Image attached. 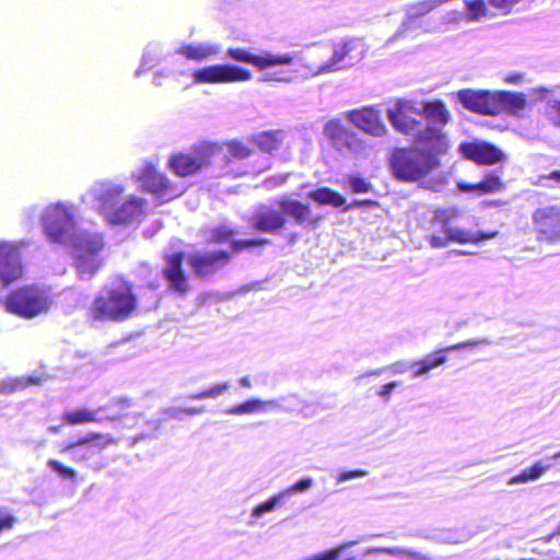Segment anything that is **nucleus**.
Instances as JSON below:
<instances>
[{
    "label": "nucleus",
    "instance_id": "63",
    "mask_svg": "<svg viewBox=\"0 0 560 560\" xmlns=\"http://www.w3.org/2000/svg\"><path fill=\"white\" fill-rule=\"evenodd\" d=\"M463 349H466L465 341L446 347L443 350L446 353V352H453V351H458V350H463Z\"/></svg>",
    "mask_w": 560,
    "mask_h": 560
},
{
    "label": "nucleus",
    "instance_id": "41",
    "mask_svg": "<svg viewBox=\"0 0 560 560\" xmlns=\"http://www.w3.org/2000/svg\"><path fill=\"white\" fill-rule=\"evenodd\" d=\"M96 411L89 409H78L66 411L62 419L69 424H81L96 421Z\"/></svg>",
    "mask_w": 560,
    "mask_h": 560
},
{
    "label": "nucleus",
    "instance_id": "37",
    "mask_svg": "<svg viewBox=\"0 0 560 560\" xmlns=\"http://www.w3.org/2000/svg\"><path fill=\"white\" fill-rule=\"evenodd\" d=\"M551 464H542V462L535 463L532 467L524 469L520 475L512 477L509 486L517 483H526L539 479L547 470L551 468Z\"/></svg>",
    "mask_w": 560,
    "mask_h": 560
},
{
    "label": "nucleus",
    "instance_id": "60",
    "mask_svg": "<svg viewBox=\"0 0 560 560\" xmlns=\"http://www.w3.org/2000/svg\"><path fill=\"white\" fill-rule=\"evenodd\" d=\"M372 205H375V201L370 200V199H366V200H355V201H353L352 205L347 206L346 210H349V209L354 208V207L372 206Z\"/></svg>",
    "mask_w": 560,
    "mask_h": 560
},
{
    "label": "nucleus",
    "instance_id": "9",
    "mask_svg": "<svg viewBox=\"0 0 560 560\" xmlns=\"http://www.w3.org/2000/svg\"><path fill=\"white\" fill-rule=\"evenodd\" d=\"M443 4L442 0H419L405 4L404 19L394 35L388 38L387 44L412 36L419 31L425 34L436 32V27H431L424 18Z\"/></svg>",
    "mask_w": 560,
    "mask_h": 560
},
{
    "label": "nucleus",
    "instance_id": "26",
    "mask_svg": "<svg viewBox=\"0 0 560 560\" xmlns=\"http://www.w3.org/2000/svg\"><path fill=\"white\" fill-rule=\"evenodd\" d=\"M249 222L259 232L273 233L284 226L285 218L280 209L261 205L254 211Z\"/></svg>",
    "mask_w": 560,
    "mask_h": 560
},
{
    "label": "nucleus",
    "instance_id": "19",
    "mask_svg": "<svg viewBox=\"0 0 560 560\" xmlns=\"http://www.w3.org/2000/svg\"><path fill=\"white\" fill-rule=\"evenodd\" d=\"M145 200L136 195H121V199L115 202V207L104 215L110 224H131L143 215Z\"/></svg>",
    "mask_w": 560,
    "mask_h": 560
},
{
    "label": "nucleus",
    "instance_id": "21",
    "mask_svg": "<svg viewBox=\"0 0 560 560\" xmlns=\"http://www.w3.org/2000/svg\"><path fill=\"white\" fill-rule=\"evenodd\" d=\"M345 116L353 126L372 137L380 138L387 132V127L377 106H363L347 112Z\"/></svg>",
    "mask_w": 560,
    "mask_h": 560
},
{
    "label": "nucleus",
    "instance_id": "7",
    "mask_svg": "<svg viewBox=\"0 0 560 560\" xmlns=\"http://www.w3.org/2000/svg\"><path fill=\"white\" fill-rule=\"evenodd\" d=\"M226 159L223 147L215 142L203 141L187 153H177L170 158L168 166L178 176L185 177L207 167L213 159Z\"/></svg>",
    "mask_w": 560,
    "mask_h": 560
},
{
    "label": "nucleus",
    "instance_id": "57",
    "mask_svg": "<svg viewBox=\"0 0 560 560\" xmlns=\"http://www.w3.org/2000/svg\"><path fill=\"white\" fill-rule=\"evenodd\" d=\"M492 341L489 338L470 339L465 341L466 349H472L478 346H490Z\"/></svg>",
    "mask_w": 560,
    "mask_h": 560
},
{
    "label": "nucleus",
    "instance_id": "46",
    "mask_svg": "<svg viewBox=\"0 0 560 560\" xmlns=\"http://www.w3.org/2000/svg\"><path fill=\"white\" fill-rule=\"evenodd\" d=\"M348 186L354 194H363L372 190V184L359 174H351L348 176Z\"/></svg>",
    "mask_w": 560,
    "mask_h": 560
},
{
    "label": "nucleus",
    "instance_id": "29",
    "mask_svg": "<svg viewBox=\"0 0 560 560\" xmlns=\"http://www.w3.org/2000/svg\"><path fill=\"white\" fill-rule=\"evenodd\" d=\"M420 112L425 119L427 126L423 130H427L430 126L439 128L443 132V127L450 121L451 115L445 104L440 101L424 102L420 104Z\"/></svg>",
    "mask_w": 560,
    "mask_h": 560
},
{
    "label": "nucleus",
    "instance_id": "2",
    "mask_svg": "<svg viewBox=\"0 0 560 560\" xmlns=\"http://www.w3.org/2000/svg\"><path fill=\"white\" fill-rule=\"evenodd\" d=\"M137 304L132 284L126 280L116 279L98 291L90 306L89 316L93 323H119L132 315Z\"/></svg>",
    "mask_w": 560,
    "mask_h": 560
},
{
    "label": "nucleus",
    "instance_id": "48",
    "mask_svg": "<svg viewBox=\"0 0 560 560\" xmlns=\"http://www.w3.org/2000/svg\"><path fill=\"white\" fill-rule=\"evenodd\" d=\"M523 0H488V3L501 12V14H510L513 8Z\"/></svg>",
    "mask_w": 560,
    "mask_h": 560
},
{
    "label": "nucleus",
    "instance_id": "3",
    "mask_svg": "<svg viewBox=\"0 0 560 560\" xmlns=\"http://www.w3.org/2000/svg\"><path fill=\"white\" fill-rule=\"evenodd\" d=\"M460 104L481 115L497 116L502 113L520 116L526 106L523 93L510 91L460 90L457 92Z\"/></svg>",
    "mask_w": 560,
    "mask_h": 560
},
{
    "label": "nucleus",
    "instance_id": "33",
    "mask_svg": "<svg viewBox=\"0 0 560 560\" xmlns=\"http://www.w3.org/2000/svg\"><path fill=\"white\" fill-rule=\"evenodd\" d=\"M288 501L283 493L279 491L278 493L271 495L266 501L257 504L252 509L250 518L258 520L264 517L266 514L273 513L277 510L284 508L288 505Z\"/></svg>",
    "mask_w": 560,
    "mask_h": 560
},
{
    "label": "nucleus",
    "instance_id": "14",
    "mask_svg": "<svg viewBox=\"0 0 560 560\" xmlns=\"http://www.w3.org/2000/svg\"><path fill=\"white\" fill-rule=\"evenodd\" d=\"M226 55L235 61L250 63L259 70H265L276 66H291L301 54L300 51L275 54L262 50L256 55L244 48H229Z\"/></svg>",
    "mask_w": 560,
    "mask_h": 560
},
{
    "label": "nucleus",
    "instance_id": "31",
    "mask_svg": "<svg viewBox=\"0 0 560 560\" xmlns=\"http://www.w3.org/2000/svg\"><path fill=\"white\" fill-rule=\"evenodd\" d=\"M460 191L464 192H472L477 191L479 194H493L503 189L504 184L501 179V176L491 172L488 173L483 179L477 184L469 183H458L457 184Z\"/></svg>",
    "mask_w": 560,
    "mask_h": 560
},
{
    "label": "nucleus",
    "instance_id": "20",
    "mask_svg": "<svg viewBox=\"0 0 560 560\" xmlns=\"http://www.w3.org/2000/svg\"><path fill=\"white\" fill-rule=\"evenodd\" d=\"M145 200L136 195H121V199L115 202V207L104 215L110 224H131L143 215Z\"/></svg>",
    "mask_w": 560,
    "mask_h": 560
},
{
    "label": "nucleus",
    "instance_id": "40",
    "mask_svg": "<svg viewBox=\"0 0 560 560\" xmlns=\"http://www.w3.org/2000/svg\"><path fill=\"white\" fill-rule=\"evenodd\" d=\"M467 22H480L483 18H492L493 13L487 7L486 0H465Z\"/></svg>",
    "mask_w": 560,
    "mask_h": 560
},
{
    "label": "nucleus",
    "instance_id": "11",
    "mask_svg": "<svg viewBox=\"0 0 560 560\" xmlns=\"http://www.w3.org/2000/svg\"><path fill=\"white\" fill-rule=\"evenodd\" d=\"M324 133L329 139L332 148L341 154L355 158H363L369 154L370 147L366 141L338 119L326 122Z\"/></svg>",
    "mask_w": 560,
    "mask_h": 560
},
{
    "label": "nucleus",
    "instance_id": "51",
    "mask_svg": "<svg viewBox=\"0 0 560 560\" xmlns=\"http://www.w3.org/2000/svg\"><path fill=\"white\" fill-rule=\"evenodd\" d=\"M233 235H235L234 230L222 225L212 231L211 241L214 243H223L229 241Z\"/></svg>",
    "mask_w": 560,
    "mask_h": 560
},
{
    "label": "nucleus",
    "instance_id": "42",
    "mask_svg": "<svg viewBox=\"0 0 560 560\" xmlns=\"http://www.w3.org/2000/svg\"><path fill=\"white\" fill-rule=\"evenodd\" d=\"M313 485H314V479L312 477H304V478L298 480L292 486L281 490V492L283 493L287 501L289 502L293 495L308 491L313 487Z\"/></svg>",
    "mask_w": 560,
    "mask_h": 560
},
{
    "label": "nucleus",
    "instance_id": "1",
    "mask_svg": "<svg viewBox=\"0 0 560 560\" xmlns=\"http://www.w3.org/2000/svg\"><path fill=\"white\" fill-rule=\"evenodd\" d=\"M450 148L448 139L439 128L430 126L419 132L416 147L399 148L390 155L394 176L402 182H417L440 165L438 155Z\"/></svg>",
    "mask_w": 560,
    "mask_h": 560
},
{
    "label": "nucleus",
    "instance_id": "18",
    "mask_svg": "<svg viewBox=\"0 0 560 560\" xmlns=\"http://www.w3.org/2000/svg\"><path fill=\"white\" fill-rule=\"evenodd\" d=\"M118 440L109 434L90 433L77 442L61 448V453L69 454L75 463L85 462L93 457L95 450H104L110 444H117Z\"/></svg>",
    "mask_w": 560,
    "mask_h": 560
},
{
    "label": "nucleus",
    "instance_id": "34",
    "mask_svg": "<svg viewBox=\"0 0 560 560\" xmlns=\"http://www.w3.org/2000/svg\"><path fill=\"white\" fill-rule=\"evenodd\" d=\"M269 402H273L275 405H269V411L272 410H281L285 412H300L305 413V416H308L306 412L307 405L304 402L298 395L292 394L288 395L278 399H271Z\"/></svg>",
    "mask_w": 560,
    "mask_h": 560
},
{
    "label": "nucleus",
    "instance_id": "8",
    "mask_svg": "<svg viewBox=\"0 0 560 560\" xmlns=\"http://www.w3.org/2000/svg\"><path fill=\"white\" fill-rule=\"evenodd\" d=\"M51 299L44 288L23 287L11 292L5 300L7 310L23 318H34L46 314L51 306Z\"/></svg>",
    "mask_w": 560,
    "mask_h": 560
},
{
    "label": "nucleus",
    "instance_id": "58",
    "mask_svg": "<svg viewBox=\"0 0 560 560\" xmlns=\"http://www.w3.org/2000/svg\"><path fill=\"white\" fill-rule=\"evenodd\" d=\"M524 79L523 73H510L505 77V82L511 84H520Z\"/></svg>",
    "mask_w": 560,
    "mask_h": 560
},
{
    "label": "nucleus",
    "instance_id": "32",
    "mask_svg": "<svg viewBox=\"0 0 560 560\" xmlns=\"http://www.w3.org/2000/svg\"><path fill=\"white\" fill-rule=\"evenodd\" d=\"M446 362V354L443 349L434 351L423 359L416 361V370L412 375L413 378L427 376L430 371L444 364Z\"/></svg>",
    "mask_w": 560,
    "mask_h": 560
},
{
    "label": "nucleus",
    "instance_id": "61",
    "mask_svg": "<svg viewBox=\"0 0 560 560\" xmlns=\"http://www.w3.org/2000/svg\"><path fill=\"white\" fill-rule=\"evenodd\" d=\"M384 372H387V366L380 368V369H376V370H373V371H370V372H365L364 374H362L360 376V378L368 377V376H380Z\"/></svg>",
    "mask_w": 560,
    "mask_h": 560
},
{
    "label": "nucleus",
    "instance_id": "62",
    "mask_svg": "<svg viewBox=\"0 0 560 560\" xmlns=\"http://www.w3.org/2000/svg\"><path fill=\"white\" fill-rule=\"evenodd\" d=\"M185 415L187 416H195L200 415L205 411L203 407H190V408H183Z\"/></svg>",
    "mask_w": 560,
    "mask_h": 560
},
{
    "label": "nucleus",
    "instance_id": "49",
    "mask_svg": "<svg viewBox=\"0 0 560 560\" xmlns=\"http://www.w3.org/2000/svg\"><path fill=\"white\" fill-rule=\"evenodd\" d=\"M269 241L265 238H253V240H245V241H233L232 242V248L234 253H238L243 249L255 247V246H261L268 244Z\"/></svg>",
    "mask_w": 560,
    "mask_h": 560
},
{
    "label": "nucleus",
    "instance_id": "59",
    "mask_svg": "<svg viewBox=\"0 0 560 560\" xmlns=\"http://www.w3.org/2000/svg\"><path fill=\"white\" fill-rule=\"evenodd\" d=\"M167 416L170 418H173V419H176V420H182L183 418V415H185L184 412V409L183 408H170L167 411H166Z\"/></svg>",
    "mask_w": 560,
    "mask_h": 560
},
{
    "label": "nucleus",
    "instance_id": "53",
    "mask_svg": "<svg viewBox=\"0 0 560 560\" xmlns=\"http://www.w3.org/2000/svg\"><path fill=\"white\" fill-rule=\"evenodd\" d=\"M401 385V382L400 381H393V382H389L387 384H384L383 386H381V388L377 390V396L384 401V402H388L389 399H390V396L393 394V392Z\"/></svg>",
    "mask_w": 560,
    "mask_h": 560
},
{
    "label": "nucleus",
    "instance_id": "27",
    "mask_svg": "<svg viewBox=\"0 0 560 560\" xmlns=\"http://www.w3.org/2000/svg\"><path fill=\"white\" fill-rule=\"evenodd\" d=\"M222 47L218 43L211 42H192L182 44L176 54L185 57L187 60L195 62H205L218 58Z\"/></svg>",
    "mask_w": 560,
    "mask_h": 560
},
{
    "label": "nucleus",
    "instance_id": "47",
    "mask_svg": "<svg viewBox=\"0 0 560 560\" xmlns=\"http://www.w3.org/2000/svg\"><path fill=\"white\" fill-rule=\"evenodd\" d=\"M228 153L234 159H246L250 155V150L242 142L233 140L226 143Z\"/></svg>",
    "mask_w": 560,
    "mask_h": 560
},
{
    "label": "nucleus",
    "instance_id": "43",
    "mask_svg": "<svg viewBox=\"0 0 560 560\" xmlns=\"http://www.w3.org/2000/svg\"><path fill=\"white\" fill-rule=\"evenodd\" d=\"M35 383L36 381L32 377L3 380L0 382V394H12L18 389L24 388L27 385Z\"/></svg>",
    "mask_w": 560,
    "mask_h": 560
},
{
    "label": "nucleus",
    "instance_id": "54",
    "mask_svg": "<svg viewBox=\"0 0 560 560\" xmlns=\"http://www.w3.org/2000/svg\"><path fill=\"white\" fill-rule=\"evenodd\" d=\"M465 19L464 14L457 10H450L443 15V23L446 25H458Z\"/></svg>",
    "mask_w": 560,
    "mask_h": 560
},
{
    "label": "nucleus",
    "instance_id": "5",
    "mask_svg": "<svg viewBox=\"0 0 560 560\" xmlns=\"http://www.w3.org/2000/svg\"><path fill=\"white\" fill-rule=\"evenodd\" d=\"M366 49L362 38L345 37L334 42L331 55L325 61H308L302 52L296 59L303 62L302 67L311 77H318L351 68L364 58Z\"/></svg>",
    "mask_w": 560,
    "mask_h": 560
},
{
    "label": "nucleus",
    "instance_id": "22",
    "mask_svg": "<svg viewBox=\"0 0 560 560\" xmlns=\"http://www.w3.org/2000/svg\"><path fill=\"white\" fill-rule=\"evenodd\" d=\"M458 151L465 159L477 164L493 165L505 160V154L501 149L481 140L463 142L459 144Z\"/></svg>",
    "mask_w": 560,
    "mask_h": 560
},
{
    "label": "nucleus",
    "instance_id": "6",
    "mask_svg": "<svg viewBox=\"0 0 560 560\" xmlns=\"http://www.w3.org/2000/svg\"><path fill=\"white\" fill-rule=\"evenodd\" d=\"M460 211L456 208L436 209L433 214V223L440 226L442 235L433 234L430 245L433 248L446 247L450 243H480L493 238L498 232L483 233L462 229L457 225Z\"/></svg>",
    "mask_w": 560,
    "mask_h": 560
},
{
    "label": "nucleus",
    "instance_id": "39",
    "mask_svg": "<svg viewBox=\"0 0 560 560\" xmlns=\"http://www.w3.org/2000/svg\"><path fill=\"white\" fill-rule=\"evenodd\" d=\"M269 405H275L273 402H269V400H262L259 398L249 399L244 401L237 406L232 407L226 411L230 415H248L256 412H266L269 411Z\"/></svg>",
    "mask_w": 560,
    "mask_h": 560
},
{
    "label": "nucleus",
    "instance_id": "52",
    "mask_svg": "<svg viewBox=\"0 0 560 560\" xmlns=\"http://www.w3.org/2000/svg\"><path fill=\"white\" fill-rule=\"evenodd\" d=\"M18 522L16 517L5 508H0V534L11 529Z\"/></svg>",
    "mask_w": 560,
    "mask_h": 560
},
{
    "label": "nucleus",
    "instance_id": "38",
    "mask_svg": "<svg viewBox=\"0 0 560 560\" xmlns=\"http://www.w3.org/2000/svg\"><path fill=\"white\" fill-rule=\"evenodd\" d=\"M162 58V49L160 44L150 43L142 55L141 63L139 68L136 70L135 75L140 77L142 72L153 68L156 62H159Z\"/></svg>",
    "mask_w": 560,
    "mask_h": 560
},
{
    "label": "nucleus",
    "instance_id": "28",
    "mask_svg": "<svg viewBox=\"0 0 560 560\" xmlns=\"http://www.w3.org/2000/svg\"><path fill=\"white\" fill-rule=\"evenodd\" d=\"M183 253H175L166 257L163 275L168 281L170 288L179 294H185L188 289V280L183 270Z\"/></svg>",
    "mask_w": 560,
    "mask_h": 560
},
{
    "label": "nucleus",
    "instance_id": "44",
    "mask_svg": "<svg viewBox=\"0 0 560 560\" xmlns=\"http://www.w3.org/2000/svg\"><path fill=\"white\" fill-rule=\"evenodd\" d=\"M230 388V384L228 382L213 385L209 389L202 390L197 394L189 395V399L192 400H202L207 398H217L223 395Z\"/></svg>",
    "mask_w": 560,
    "mask_h": 560
},
{
    "label": "nucleus",
    "instance_id": "35",
    "mask_svg": "<svg viewBox=\"0 0 560 560\" xmlns=\"http://www.w3.org/2000/svg\"><path fill=\"white\" fill-rule=\"evenodd\" d=\"M308 198L318 202L319 205H330L336 208H340L346 203V198L343 196L327 187H322L310 191Z\"/></svg>",
    "mask_w": 560,
    "mask_h": 560
},
{
    "label": "nucleus",
    "instance_id": "56",
    "mask_svg": "<svg viewBox=\"0 0 560 560\" xmlns=\"http://www.w3.org/2000/svg\"><path fill=\"white\" fill-rule=\"evenodd\" d=\"M406 558L411 560H431L429 555H425L413 548H407Z\"/></svg>",
    "mask_w": 560,
    "mask_h": 560
},
{
    "label": "nucleus",
    "instance_id": "45",
    "mask_svg": "<svg viewBox=\"0 0 560 560\" xmlns=\"http://www.w3.org/2000/svg\"><path fill=\"white\" fill-rule=\"evenodd\" d=\"M47 467L55 471L60 478L74 481L78 477L75 469L68 467L56 459H48Z\"/></svg>",
    "mask_w": 560,
    "mask_h": 560
},
{
    "label": "nucleus",
    "instance_id": "23",
    "mask_svg": "<svg viewBox=\"0 0 560 560\" xmlns=\"http://www.w3.org/2000/svg\"><path fill=\"white\" fill-rule=\"evenodd\" d=\"M22 276L20 246L0 242V281L8 285Z\"/></svg>",
    "mask_w": 560,
    "mask_h": 560
},
{
    "label": "nucleus",
    "instance_id": "13",
    "mask_svg": "<svg viewBox=\"0 0 560 560\" xmlns=\"http://www.w3.org/2000/svg\"><path fill=\"white\" fill-rule=\"evenodd\" d=\"M125 187L117 180L103 179L95 182L83 195L82 200L96 209L103 217L121 199Z\"/></svg>",
    "mask_w": 560,
    "mask_h": 560
},
{
    "label": "nucleus",
    "instance_id": "17",
    "mask_svg": "<svg viewBox=\"0 0 560 560\" xmlns=\"http://www.w3.org/2000/svg\"><path fill=\"white\" fill-rule=\"evenodd\" d=\"M533 225L537 240L547 243L560 242V207L544 206L537 208L533 215Z\"/></svg>",
    "mask_w": 560,
    "mask_h": 560
},
{
    "label": "nucleus",
    "instance_id": "12",
    "mask_svg": "<svg viewBox=\"0 0 560 560\" xmlns=\"http://www.w3.org/2000/svg\"><path fill=\"white\" fill-rule=\"evenodd\" d=\"M252 72L231 63H215L196 69L191 73L196 84H224L244 82L252 79Z\"/></svg>",
    "mask_w": 560,
    "mask_h": 560
},
{
    "label": "nucleus",
    "instance_id": "64",
    "mask_svg": "<svg viewBox=\"0 0 560 560\" xmlns=\"http://www.w3.org/2000/svg\"><path fill=\"white\" fill-rule=\"evenodd\" d=\"M443 541L447 544H459L463 542L464 539L455 537V534H448L443 538Z\"/></svg>",
    "mask_w": 560,
    "mask_h": 560
},
{
    "label": "nucleus",
    "instance_id": "10",
    "mask_svg": "<svg viewBox=\"0 0 560 560\" xmlns=\"http://www.w3.org/2000/svg\"><path fill=\"white\" fill-rule=\"evenodd\" d=\"M44 233L51 243L65 244L79 228L72 205L57 202L45 208L42 215Z\"/></svg>",
    "mask_w": 560,
    "mask_h": 560
},
{
    "label": "nucleus",
    "instance_id": "30",
    "mask_svg": "<svg viewBox=\"0 0 560 560\" xmlns=\"http://www.w3.org/2000/svg\"><path fill=\"white\" fill-rule=\"evenodd\" d=\"M278 206L284 217L288 215L293 218L295 223L299 225L310 221L311 208L308 205H304L289 197H281L278 200Z\"/></svg>",
    "mask_w": 560,
    "mask_h": 560
},
{
    "label": "nucleus",
    "instance_id": "55",
    "mask_svg": "<svg viewBox=\"0 0 560 560\" xmlns=\"http://www.w3.org/2000/svg\"><path fill=\"white\" fill-rule=\"evenodd\" d=\"M366 475H368V471L363 470V469H355V470H350V471H343V472L338 475L337 483H341V482H345V481H348V480H351V479H354V478L364 477Z\"/></svg>",
    "mask_w": 560,
    "mask_h": 560
},
{
    "label": "nucleus",
    "instance_id": "50",
    "mask_svg": "<svg viewBox=\"0 0 560 560\" xmlns=\"http://www.w3.org/2000/svg\"><path fill=\"white\" fill-rule=\"evenodd\" d=\"M415 370L416 361H398L387 366V371L394 375L404 374L408 371H411L413 374Z\"/></svg>",
    "mask_w": 560,
    "mask_h": 560
},
{
    "label": "nucleus",
    "instance_id": "25",
    "mask_svg": "<svg viewBox=\"0 0 560 560\" xmlns=\"http://www.w3.org/2000/svg\"><path fill=\"white\" fill-rule=\"evenodd\" d=\"M229 257V254L224 250L195 252L188 256V264L198 276H207L226 264Z\"/></svg>",
    "mask_w": 560,
    "mask_h": 560
},
{
    "label": "nucleus",
    "instance_id": "15",
    "mask_svg": "<svg viewBox=\"0 0 560 560\" xmlns=\"http://www.w3.org/2000/svg\"><path fill=\"white\" fill-rule=\"evenodd\" d=\"M133 177L141 183L147 191L162 200H171L182 194V190L173 185L165 175L158 172L151 163L142 165L138 172L133 173Z\"/></svg>",
    "mask_w": 560,
    "mask_h": 560
},
{
    "label": "nucleus",
    "instance_id": "36",
    "mask_svg": "<svg viewBox=\"0 0 560 560\" xmlns=\"http://www.w3.org/2000/svg\"><path fill=\"white\" fill-rule=\"evenodd\" d=\"M284 138V131L271 130L257 135L255 137V142L262 151L271 153L280 148Z\"/></svg>",
    "mask_w": 560,
    "mask_h": 560
},
{
    "label": "nucleus",
    "instance_id": "16",
    "mask_svg": "<svg viewBox=\"0 0 560 560\" xmlns=\"http://www.w3.org/2000/svg\"><path fill=\"white\" fill-rule=\"evenodd\" d=\"M412 114H421L420 104L410 100H398L387 109V117L393 127L406 136H413L417 141L419 132L423 129L421 124L411 116Z\"/></svg>",
    "mask_w": 560,
    "mask_h": 560
},
{
    "label": "nucleus",
    "instance_id": "4",
    "mask_svg": "<svg viewBox=\"0 0 560 560\" xmlns=\"http://www.w3.org/2000/svg\"><path fill=\"white\" fill-rule=\"evenodd\" d=\"M73 264L81 280H91L104 264L105 241L101 232L78 228L68 238Z\"/></svg>",
    "mask_w": 560,
    "mask_h": 560
},
{
    "label": "nucleus",
    "instance_id": "24",
    "mask_svg": "<svg viewBox=\"0 0 560 560\" xmlns=\"http://www.w3.org/2000/svg\"><path fill=\"white\" fill-rule=\"evenodd\" d=\"M529 95L535 101L545 103V116L560 127V85L535 86L529 90Z\"/></svg>",
    "mask_w": 560,
    "mask_h": 560
}]
</instances>
